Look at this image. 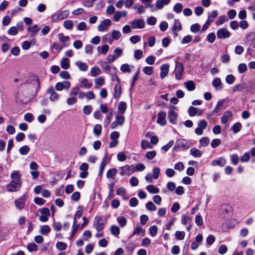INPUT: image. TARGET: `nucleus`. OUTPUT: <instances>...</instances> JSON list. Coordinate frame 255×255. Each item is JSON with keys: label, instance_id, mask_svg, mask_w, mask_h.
<instances>
[{"label": "nucleus", "instance_id": "obj_46", "mask_svg": "<svg viewBox=\"0 0 255 255\" xmlns=\"http://www.w3.org/2000/svg\"><path fill=\"white\" fill-rule=\"evenodd\" d=\"M146 208L149 211H155L156 210V206L151 201L146 204Z\"/></svg>", "mask_w": 255, "mask_h": 255}, {"label": "nucleus", "instance_id": "obj_32", "mask_svg": "<svg viewBox=\"0 0 255 255\" xmlns=\"http://www.w3.org/2000/svg\"><path fill=\"white\" fill-rule=\"evenodd\" d=\"M102 126L100 125H96L93 129V132L94 134L99 137L101 134Z\"/></svg>", "mask_w": 255, "mask_h": 255}, {"label": "nucleus", "instance_id": "obj_63", "mask_svg": "<svg viewBox=\"0 0 255 255\" xmlns=\"http://www.w3.org/2000/svg\"><path fill=\"white\" fill-rule=\"evenodd\" d=\"M235 80V77L232 74L228 75L226 78V82L229 84H232L233 83Z\"/></svg>", "mask_w": 255, "mask_h": 255}, {"label": "nucleus", "instance_id": "obj_10", "mask_svg": "<svg viewBox=\"0 0 255 255\" xmlns=\"http://www.w3.org/2000/svg\"><path fill=\"white\" fill-rule=\"evenodd\" d=\"M69 14V11L67 10H63L57 14L52 16L51 19L53 21L57 20H62L66 18Z\"/></svg>", "mask_w": 255, "mask_h": 255}, {"label": "nucleus", "instance_id": "obj_12", "mask_svg": "<svg viewBox=\"0 0 255 255\" xmlns=\"http://www.w3.org/2000/svg\"><path fill=\"white\" fill-rule=\"evenodd\" d=\"M111 24V21L109 19L104 20L98 26V29L100 31H105L109 29Z\"/></svg>", "mask_w": 255, "mask_h": 255}, {"label": "nucleus", "instance_id": "obj_5", "mask_svg": "<svg viewBox=\"0 0 255 255\" xmlns=\"http://www.w3.org/2000/svg\"><path fill=\"white\" fill-rule=\"evenodd\" d=\"M132 29H141L145 26V21L142 19H135L130 22Z\"/></svg>", "mask_w": 255, "mask_h": 255}, {"label": "nucleus", "instance_id": "obj_18", "mask_svg": "<svg viewBox=\"0 0 255 255\" xmlns=\"http://www.w3.org/2000/svg\"><path fill=\"white\" fill-rule=\"evenodd\" d=\"M233 114L231 111L225 112L221 118V122L222 124H225L227 123L228 121L231 118Z\"/></svg>", "mask_w": 255, "mask_h": 255}, {"label": "nucleus", "instance_id": "obj_50", "mask_svg": "<svg viewBox=\"0 0 255 255\" xmlns=\"http://www.w3.org/2000/svg\"><path fill=\"white\" fill-rule=\"evenodd\" d=\"M188 113L190 116H195L197 113V109L193 106H190L188 109Z\"/></svg>", "mask_w": 255, "mask_h": 255}, {"label": "nucleus", "instance_id": "obj_40", "mask_svg": "<svg viewBox=\"0 0 255 255\" xmlns=\"http://www.w3.org/2000/svg\"><path fill=\"white\" fill-rule=\"evenodd\" d=\"M199 142L201 145L205 147L209 144L210 142V139L207 137H202L200 139Z\"/></svg>", "mask_w": 255, "mask_h": 255}, {"label": "nucleus", "instance_id": "obj_4", "mask_svg": "<svg viewBox=\"0 0 255 255\" xmlns=\"http://www.w3.org/2000/svg\"><path fill=\"white\" fill-rule=\"evenodd\" d=\"M21 184L20 183V179L15 180L11 181L7 185V189L10 192H15L19 189Z\"/></svg>", "mask_w": 255, "mask_h": 255}, {"label": "nucleus", "instance_id": "obj_11", "mask_svg": "<svg viewBox=\"0 0 255 255\" xmlns=\"http://www.w3.org/2000/svg\"><path fill=\"white\" fill-rule=\"evenodd\" d=\"M184 70V66L182 63H177L175 69V76L176 79L178 80H179L181 79L182 78V74Z\"/></svg>", "mask_w": 255, "mask_h": 255}, {"label": "nucleus", "instance_id": "obj_17", "mask_svg": "<svg viewBox=\"0 0 255 255\" xmlns=\"http://www.w3.org/2000/svg\"><path fill=\"white\" fill-rule=\"evenodd\" d=\"M226 164V160L223 157H220L218 159L213 160L211 164L213 166H224Z\"/></svg>", "mask_w": 255, "mask_h": 255}, {"label": "nucleus", "instance_id": "obj_9", "mask_svg": "<svg viewBox=\"0 0 255 255\" xmlns=\"http://www.w3.org/2000/svg\"><path fill=\"white\" fill-rule=\"evenodd\" d=\"M231 33L226 28H222L217 32V37L219 39H225L230 37Z\"/></svg>", "mask_w": 255, "mask_h": 255}, {"label": "nucleus", "instance_id": "obj_21", "mask_svg": "<svg viewBox=\"0 0 255 255\" xmlns=\"http://www.w3.org/2000/svg\"><path fill=\"white\" fill-rule=\"evenodd\" d=\"M190 153L194 157H200L203 153L202 151L194 147L190 150Z\"/></svg>", "mask_w": 255, "mask_h": 255}, {"label": "nucleus", "instance_id": "obj_64", "mask_svg": "<svg viewBox=\"0 0 255 255\" xmlns=\"http://www.w3.org/2000/svg\"><path fill=\"white\" fill-rule=\"evenodd\" d=\"M59 76L60 77L64 79H69L70 78V76L68 72L64 71L60 73Z\"/></svg>", "mask_w": 255, "mask_h": 255}, {"label": "nucleus", "instance_id": "obj_51", "mask_svg": "<svg viewBox=\"0 0 255 255\" xmlns=\"http://www.w3.org/2000/svg\"><path fill=\"white\" fill-rule=\"evenodd\" d=\"M27 249L29 252L36 251L38 250V247L35 243H30L27 245Z\"/></svg>", "mask_w": 255, "mask_h": 255}, {"label": "nucleus", "instance_id": "obj_31", "mask_svg": "<svg viewBox=\"0 0 255 255\" xmlns=\"http://www.w3.org/2000/svg\"><path fill=\"white\" fill-rule=\"evenodd\" d=\"M80 91V88L79 86H76L73 88H72L70 90V96L76 97V96L78 95L79 92Z\"/></svg>", "mask_w": 255, "mask_h": 255}, {"label": "nucleus", "instance_id": "obj_47", "mask_svg": "<svg viewBox=\"0 0 255 255\" xmlns=\"http://www.w3.org/2000/svg\"><path fill=\"white\" fill-rule=\"evenodd\" d=\"M56 247L58 250L64 251L66 249L67 246L63 242H59L56 244Z\"/></svg>", "mask_w": 255, "mask_h": 255}, {"label": "nucleus", "instance_id": "obj_58", "mask_svg": "<svg viewBox=\"0 0 255 255\" xmlns=\"http://www.w3.org/2000/svg\"><path fill=\"white\" fill-rule=\"evenodd\" d=\"M77 99L76 97H70L66 100V103L68 105H73L77 102Z\"/></svg>", "mask_w": 255, "mask_h": 255}, {"label": "nucleus", "instance_id": "obj_62", "mask_svg": "<svg viewBox=\"0 0 255 255\" xmlns=\"http://www.w3.org/2000/svg\"><path fill=\"white\" fill-rule=\"evenodd\" d=\"M228 20L225 15H222L219 17L218 20L216 21V24L219 25L224 23L226 21Z\"/></svg>", "mask_w": 255, "mask_h": 255}, {"label": "nucleus", "instance_id": "obj_59", "mask_svg": "<svg viewBox=\"0 0 255 255\" xmlns=\"http://www.w3.org/2000/svg\"><path fill=\"white\" fill-rule=\"evenodd\" d=\"M185 233L183 231H176L175 233L176 238L179 240H182L185 237Z\"/></svg>", "mask_w": 255, "mask_h": 255}, {"label": "nucleus", "instance_id": "obj_1", "mask_svg": "<svg viewBox=\"0 0 255 255\" xmlns=\"http://www.w3.org/2000/svg\"><path fill=\"white\" fill-rule=\"evenodd\" d=\"M106 223V220L103 217L96 216L94 221V226L98 232L102 231Z\"/></svg>", "mask_w": 255, "mask_h": 255}, {"label": "nucleus", "instance_id": "obj_26", "mask_svg": "<svg viewBox=\"0 0 255 255\" xmlns=\"http://www.w3.org/2000/svg\"><path fill=\"white\" fill-rule=\"evenodd\" d=\"M213 86L215 88V89L217 90H220L222 89V86L221 85V81L220 78H215L212 82Z\"/></svg>", "mask_w": 255, "mask_h": 255}, {"label": "nucleus", "instance_id": "obj_23", "mask_svg": "<svg viewBox=\"0 0 255 255\" xmlns=\"http://www.w3.org/2000/svg\"><path fill=\"white\" fill-rule=\"evenodd\" d=\"M184 85L189 91H192L195 89V84L193 81H188L184 83Z\"/></svg>", "mask_w": 255, "mask_h": 255}, {"label": "nucleus", "instance_id": "obj_37", "mask_svg": "<svg viewBox=\"0 0 255 255\" xmlns=\"http://www.w3.org/2000/svg\"><path fill=\"white\" fill-rule=\"evenodd\" d=\"M144 233V231L142 229L141 226L137 225L135 229L134 230L132 235L131 237L135 235H139L140 234Z\"/></svg>", "mask_w": 255, "mask_h": 255}, {"label": "nucleus", "instance_id": "obj_25", "mask_svg": "<svg viewBox=\"0 0 255 255\" xmlns=\"http://www.w3.org/2000/svg\"><path fill=\"white\" fill-rule=\"evenodd\" d=\"M146 190L151 194H156L159 192V189L152 185H149L146 187Z\"/></svg>", "mask_w": 255, "mask_h": 255}, {"label": "nucleus", "instance_id": "obj_20", "mask_svg": "<svg viewBox=\"0 0 255 255\" xmlns=\"http://www.w3.org/2000/svg\"><path fill=\"white\" fill-rule=\"evenodd\" d=\"M39 29L40 28L38 26V25H34L32 27H28L27 30L28 31L31 32L30 36L33 37L36 35Z\"/></svg>", "mask_w": 255, "mask_h": 255}, {"label": "nucleus", "instance_id": "obj_34", "mask_svg": "<svg viewBox=\"0 0 255 255\" xmlns=\"http://www.w3.org/2000/svg\"><path fill=\"white\" fill-rule=\"evenodd\" d=\"M92 86V83L90 82L89 80L86 78L83 79L81 82V87H85L87 89L90 88Z\"/></svg>", "mask_w": 255, "mask_h": 255}, {"label": "nucleus", "instance_id": "obj_61", "mask_svg": "<svg viewBox=\"0 0 255 255\" xmlns=\"http://www.w3.org/2000/svg\"><path fill=\"white\" fill-rule=\"evenodd\" d=\"M58 38L59 40L63 43L66 42L70 40V38L69 36H65L62 33H59L58 35Z\"/></svg>", "mask_w": 255, "mask_h": 255}, {"label": "nucleus", "instance_id": "obj_22", "mask_svg": "<svg viewBox=\"0 0 255 255\" xmlns=\"http://www.w3.org/2000/svg\"><path fill=\"white\" fill-rule=\"evenodd\" d=\"M75 64L79 68V70L82 71H86L88 69V66L86 63L81 61H77Z\"/></svg>", "mask_w": 255, "mask_h": 255}, {"label": "nucleus", "instance_id": "obj_14", "mask_svg": "<svg viewBox=\"0 0 255 255\" xmlns=\"http://www.w3.org/2000/svg\"><path fill=\"white\" fill-rule=\"evenodd\" d=\"M25 198L23 195L19 199L16 200L14 202L15 206L18 210H21L23 208L25 204Z\"/></svg>", "mask_w": 255, "mask_h": 255}, {"label": "nucleus", "instance_id": "obj_3", "mask_svg": "<svg viewBox=\"0 0 255 255\" xmlns=\"http://www.w3.org/2000/svg\"><path fill=\"white\" fill-rule=\"evenodd\" d=\"M46 93L49 95V100L51 102H55L59 100V95L55 91L54 88L51 86L46 90Z\"/></svg>", "mask_w": 255, "mask_h": 255}, {"label": "nucleus", "instance_id": "obj_57", "mask_svg": "<svg viewBox=\"0 0 255 255\" xmlns=\"http://www.w3.org/2000/svg\"><path fill=\"white\" fill-rule=\"evenodd\" d=\"M143 72L147 75H150L153 73V68L151 67L146 66L143 68Z\"/></svg>", "mask_w": 255, "mask_h": 255}, {"label": "nucleus", "instance_id": "obj_8", "mask_svg": "<svg viewBox=\"0 0 255 255\" xmlns=\"http://www.w3.org/2000/svg\"><path fill=\"white\" fill-rule=\"evenodd\" d=\"M70 87L71 83L68 81H65L62 82H58L55 85V89L58 91H61L63 89H69Z\"/></svg>", "mask_w": 255, "mask_h": 255}, {"label": "nucleus", "instance_id": "obj_28", "mask_svg": "<svg viewBox=\"0 0 255 255\" xmlns=\"http://www.w3.org/2000/svg\"><path fill=\"white\" fill-rule=\"evenodd\" d=\"M110 231L111 233L114 236H118L120 233V228L117 226H111Z\"/></svg>", "mask_w": 255, "mask_h": 255}, {"label": "nucleus", "instance_id": "obj_54", "mask_svg": "<svg viewBox=\"0 0 255 255\" xmlns=\"http://www.w3.org/2000/svg\"><path fill=\"white\" fill-rule=\"evenodd\" d=\"M156 155L155 151H150L147 152L145 154V157L149 160H151L154 158Z\"/></svg>", "mask_w": 255, "mask_h": 255}, {"label": "nucleus", "instance_id": "obj_15", "mask_svg": "<svg viewBox=\"0 0 255 255\" xmlns=\"http://www.w3.org/2000/svg\"><path fill=\"white\" fill-rule=\"evenodd\" d=\"M169 68V65L168 64H162L160 67V78L163 79L167 75Z\"/></svg>", "mask_w": 255, "mask_h": 255}, {"label": "nucleus", "instance_id": "obj_29", "mask_svg": "<svg viewBox=\"0 0 255 255\" xmlns=\"http://www.w3.org/2000/svg\"><path fill=\"white\" fill-rule=\"evenodd\" d=\"M61 66L63 69H67L70 67V60L67 58H63L61 62Z\"/></svg>", "mask_w": 255, "mask_h": 255}, {"label": "nucleus", "instance_id": "obj_13", "mask_svg": "<svg viewBox=\"0 0 255 255\" xmlns=\"http://www.w3.org/2000/svg\"><path fill=\"white\" fill-rule=\"evenodd\" d=\"M166 114L165 112H160L157 114V123L160 125L163 126L166 125L165 120Z\"/></svg>", "mask_w": 255, "mask_h": 255}, {"label": "nucleus", "instance_id": "obj_60", "mask_svg": "<svg viewBox=\"0 0 255 255\" xmlns=\"http://www.w3.org/2000/svg\"><path fill=\"white\" fill-rule=\"evenodd\" d=\"M200 29V26L198 23L192 24L190 27L191 31L194 33H196V32H198L199 31Z\"/></svg>", "mask_w": 255, "mask_h": 255}, {"label": "nucleus", "instance_id": "obj_35", "mask_svg": "<svg viewBox=\"0 0 255 255\" xmlns=\"http://www.w3.org/2000/svg\"><path fill=\"white\" fill-rule=\"evenodd\" d=\"M246 86L245 83L242 84H237L233 88V91L234 92L236 91H241L246 89Z\"/></svg>", "mask_w": 255, "mask_h": 255}, {"label": "nucleus", "instance_id": "obj_36", "mask_svg": "<svg viewBox=\"0 0 255 255\" xmlns=\"http://www.w3.org/2000/svg\"><path fill=\"white\" fill-rule=\"evenodd\" d=\"M121 93V88L120 85L118 84H116L115 87V94L114 97L115 98H117L119 97Z\"/></svg>", "mask_w": 255, "mask_h": 255}, {"label": "nucleus", "instance_id": "obj_33", "mask_svg": "<svg viewBox=\"0 0 255 255\" xmlns=\"http://www.w3.org/2000/svg\"><path fill=\"white\" fill-rule=\"evenodd\" d=\"M117 222L119 225L122 228L125 227L127 223V220L126 218L123 216L118 217L117 218Z\"/></svg>", "mask_w": 255, "mask_h": 255}, {"label": "nucleus", "instance_id": "obj_55", "mask_svg": "<svg viewBox=\"0 0 255 255\" xmlns=\"http://www.w3.org/2000/svg\"><path fill=\"white\" fill-rule=\"evenodd\" d=\"M122 36L121 32L118 30H113L112 32V38L115 40L119 39Z\"/></svg>", "mask_w": 255, "mask_h": 255}, {"label": "nucleus", "instance_id": "obj_24", "mask_svg": "<svg viewBox=\"0 0 255 255\" xmlns=\"http://www.w3.org/2000/svg\"><path fill=\"white\" fill-rule=\"evenodd\" d=\"M127 108V104L124 102H120L118 105V112L122 114H124L126 112Z\"/></svg>", "mask_w": 255, "mask_h": 255}, {"label": "nucleus", "instance_id": "obj_16", "mask_svg": "<svg viewBox=\"0 0 255 255\" xmlns=\"http://www.w3.org/2000/svg\"><path fill=\"white\" fill-rule=\"evenodd\" d=\"M182 147L183 149L188 148L189 146L186 140L184 139H179L176 142V146L174 147V149L176 150L178 148Z\"/></svg>", "mask_w": 255, "mask_h": 255}, {"label": "nucleus", "instance_id": "obj_53", "mask_svg": "<svg viewBox=\"0 0 255 255\" xmlns=\"http://www.w3.org/2000/svg\"><path fill=\"white\" fill-rule=\"evenodd\" d=\"M238 71L240 73L242 74L245 72L247 70V66L244 63L240 64L238 66Z\"/></svg>", "mask_w": 255, "mask_h": 255}, {"label": "nucleus", "instance_id": "obj_49", "mask_svg": "<svg viewBox=\"0 0 255 255\" xmlns=\"http://www.w3.org/2000/svg\"><path fill=\"white\" fill-rule=\"evenodd\" d=\"M182 8H183L182 4L180 3H177L175 4V5L173 7V10L175 12L179 13L181 12Z\"/></svg>", "mask_w": 255, "mask_h": 255}, {"label": "nucleus", "instance_id": "obj_43", "mask_svg": "<svg viewBox=\"0 0 255 255\" xmlns=\"http://www.w3.org/2000/svg\"><path fill=\"white\" fill-rule=\"evenodd\" d=\"M191 218L185 215H182L181 223L182 224L186 225L191 221Z\"/></svg>", "mask_w": 255, "mask_h": 255}, {"label": "nucleus", "instance_id": "obj_56", "mask_svg": "<svg viewBox=\"0 0 255 255\" xmlns=\"http://www.w3.org/2000/svg\"><path fill=\"white\" fill-rule=\"evenodd\" d=\"M195 222L198 226H202L203 223V221L201 216L200 215H197L196 216Z\"/></svg>", "mask_w": 255, "mask_h": 255}, {"label": "nucleus", "instance_id": "obj_2", "mask_svg": "<svg viewBox=\"0 0 255 255\" xmlns=\"http://www.w3.org/2000/svg\"><path fill=\"white\" fill-rule=\"evenodd\" d=\"M229 102V100L227 99H222L219 101L214 110L212 112L213 114H217L219 112L221 111V110L226 108L228 107V104Z\"/></svg>", "mask_w": 255, "mask_h": 255}, {"label": "nucleus", "instance_id": "obj_52", "mask_svg": "<svg viewBox=\"0 0 255 255\" xmlns=\"http://www.w3.org/2000/svg\"><path fill=\"white\" fill-rule=\"evenodd\" d=\"M116 122L119 125L122 126L125 122V118L121 115H117L116 118Z\"/></svg>", "mask_w": 255, "mask_h": 255}, {"label": "nucleus", "instance_id": "obj_42", "mask_svg": "<svg viewBox=\"0 0 255 255\" xmlns=\"http://www.w3.org/2000/svg\"><path fill=\"white\" fill-rule=\"evenodd\" d=\"M101 73L100 69L96 67L92 68L91 70V75L92 77H96Z\"/></svg>", "mask_w": 255, "mask_h": 255}, {"label": "nucleus", "instance_id": "obj_7", "mask_svg": "<svg viewBox=\"0 0 255 255\" xmlns=\"http://www.w3.org/2000/svg\"><path fill=\"white\" fill-rule=\"evenodd\" d=\"M207 126V123L205 120L200 121L198 124V128L195 130V133L198 135H202L203 133V130L205 129Z\"/></svg>", "mask_w": 255, "mask_h": 255}, {"label": "nucleus", "instance_id": "obj_39", "mask_svg": "<svg viewBox=\"0 0 255 255\" xmlns=\"http://www.w3.org/2000/svg\"><path fill=\"white\" fill-rule=\"evenodd\" d=\"M100 49L101 53L103 55H105L108 52L109 49V47L108 45H104L102 47L98 46L97 47V50L100 51Z\"/></svg>", "mask_w": 255, "mask_h": 255}, {"label": "nucleus", "instance_id": "obj_38", "mask_svg": "<svg viewBox=\"0 0 255 255\" xmlns=\"http://www.w3.org/2000/svg\"><path fill=\"white\" fill-rule=\"evenodd\" d=\"M30 148L27 145H24L21 147L19 149V152L21 155H26L29 151Z\"/></svg>", "mask_w": 255, "mask_h": 255}, {"label": "nucleus", "instance_id": "obj_30", "mask_svg": "<svg viewBox=\"0 0 255 255\" xmlns=\"http://www.w3.org/2000/svg\"><path fill=\"white\" fill-rule=\"evenodd\" d=\"M241 128V124L240 123H236L233 125V126L230 129L232 130L234 133H237L240 131Z\"/></svg>", "mask_w": 255, "mask_h": 255}, {"label": "nucleus", "instance_id": "obj_45", "mask_svg": "<svg viewBox=\"0 0 255 255\" xmlns=\"http://www.w3.org/2000/svg\"><path fill=\"white\" fill-rule=\"evenodd\" d=\"M149 233L151 236L154 237L157 234V227L155 225H153L149 228Z\"/></svg>", "mask_w": 255, "mask_h": 255}, {"label": "nucleus", "instance_id": "obj_19", "mask_svg": "<svg viewBox=\"0 0 255 255\" xmlns=\"http://www.w3.org/2000/svg\"><path fill=\"white\" fill-rule=\"evenodd\" d=\"M177 116V115L175 112L168 111V118L169 120V122L171 124H176Z\"/></svg>", "mask_w": 255, "mask_h": 255}, {"label": "nucleus", "instance_id": "obj_6", "mask_svg": "<svg viewBox=\"0 0 255 255\" xmlns=\"http://www.w3.org/2000/svg\"><path fill=\"white\" fill-rule=\"evenodd\" d=\"M134 172V167L132 166H129L127 165L120 168V174L121 175H130L133 173Z\"/></svg>", "mask_w": 255, "mask_h": 255}, {"label": "nucleus", "instance_id": "obj_41", "mask_svg": "<svg viewBox=\"0 0 255 255\" xmlns=\"http://www.w3.org/2000/svg\"><path fill=\"white\" fill-rule=\"evenodd\" d=\"M63 25L66 29L70 30L73 27V23L72 20H68L64 21Z\"/></svg>", "mask_w": 255, "mask_h": 255}, {"label": "nucleus", "instance_id": "obj_44", "mask_svg": "<svg viewBox=\"0 0 255 255\" xmlns=\"http://www.w3.org/2000/svg\"><path fill=\"white\" fill-rule=\"evenodd\" d=\"M117 170L115 168H112L109 169L106 174L107 178H111L116 175Z\"/></svg>", "mask_w": 255, "mask_h": 255}, {"label": "nucleus", "instance_id": "obj_48", "mask_svg": "<svg viewBox=\"0 0 255 255\" xmlns=\"http://www.w3.org/2000/svg\"><path fill=\"white\" fill-rule=\"evenodd\" d=\"M50 231V228L48 225H44L40 229V233L42 235L47 234Z\"/></svg>", "mask_w": 255, "mask_h": 255}, {"label": "nucleus", "instance_id": "obj_27", "mask_svg": "<svg viewBox=\"0 0 255 255\" xmlns=\"http://www.w3.org/2000/svg\"><path fill=\"white\" fill-rule=\"evenodd\" d=\"M182 29L181 23L178 19H175L174 20V24L172 27L173 31H179Z\"/></svg>", "mask_w": 255, "mask_h": 255}]
</instances>
